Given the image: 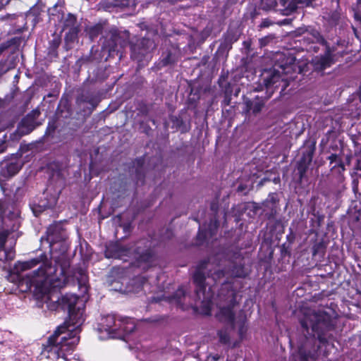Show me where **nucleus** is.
Returning <instances> with one entry per match:
<instances>
[{"mask_svg": "<svg viewBox=\"0 0 361 361\" xmlns=\"http://www.w3.org/2000/svg\"><path fill=\"white\" fill-rule=\"evenodd\" d=\"M9 350V348H7L6 345H5L4 343H0V351L3 353H6L7 350Z\"/></svg>", "mask_w": 361, "mask_h": 361, "instance_id": "nucleus-38", "label": "nucleus"}, {"mask_svg": "<svg viewBox=\"0 0 361 361\" xmlns=\"http://www.w3.org/2000/svg\"><path fill=\"white\" fill-rule=\"evenodd\" d=\"M333 55L330 48H327L324 55L317 56L312 59L314 70L323 71L334 63Z\"/></svg>", "mask_w": 361, "mask_h": 361, "instance_id": "nucleus-11", "label": "nucleus"}, {"mask_svg": "<svg viewBox=\"0 0 361 361\" xmlns=\"http://www.w3.org/2000/svg\"><path fill=\"white\" fill-rule=\"evenodd\" d=\"M272 39H273V37L271 36H267V37H262L259 39V45L261 47H264V46L267 45Z\"/></svg>", "mask_w": 361, "mask_h": 361, "instance_id": "nucleus-33", "label": "nucleus"}, {"mask_svg": "<svg viewBox=\"0 0 361 361\" xmlns=\"http://www.w3.org/2000/svg\"><path fill=\"white\" fill-rule=\"evenodd\" d=\"M176 61L177 57L176 54L172 53L171 51H168L163 54L159 64L162 66H166L174 63Z\"/></svg>", "mask_w": 361, "mask_h": 361, "instance_id": "nucleus-24", "label": "nucleus"}, {"mask_svg": "<svg viewBox=\"0 0 361 361\" xmlns=\"http://www.w3.org/2000/svg\"><path fill=\"white\" fill-rule=\"evenodd\" d=\"M323 250H324L323 244H322V243H318V244H317V245H315L314 246V247H313V252H312V254H313V255H314V256H315V255H317V253H318L320 250H322V252H324Z\"/></svg>", "mask_w": 361, "mask_h": 361, "instance_id": "nucleus-34", "label": "nucleus"}, {"mask_svg": "<svg viewBox=\"0 0 361 361\" xmlns=\"http://www.w3.org/2000/svg\"><path fill=\"white\" fill-rule=\"evenodd\" d=\"M14 257H15V253L13 250L11 249L9 250H5V259L6 261H11L14 259Z\"/></svg>", "mask_w": 361, "mask_h": 361, "instance_id": "nucleus-32", "label": "nucleus"}, {"mask_svg": "<svg viewBox=\"0 0 361 361\" xmlns=\"http://www.w3.org/2000/svg\"><path fill=\"white\" fill-rule=\"evenodd\" d=\"M219 338H220V341L223 343H227L229 341V336L228 335L226 334V332L225 331H220L219 332Z\"/></svg>", "mask_w": 361, "mask_h": 361, "instance_id": "nucleus-31", "label": "nucleus"}, {"mask_svg": "<svg viewBox=\"0 0 361 361\" xmlns=\"http://www.w3.org/2000/svg\"><path fill=\"white\" fill-rule=\"evenodd\" d=\"M103 30V26L102 24H96L93 26H90L87 29V32L90 36V37L92 39H94L97 37L99 36L102 32Z\"/></svg>", "mask_w": 361, "mask_h": 361, "instance_id": "nucleus-25", "label": "nucleus"}, {"mask_svg": "<svg viewBox=\"0 0 361 361\" xmlns=\"http://www.w3.org/2000/svg\"><path fill=\"white\" fill-rule=\"evenodd\" d=\"M37 212H38V211H37V209H33V212L35 213V215H37Z\"/></svg>", "mask_w": 361, "mask_h": 361, "instance_id": "nucleus-42", "label": "nucleus"}, {"mask_svg": "<svg viewBox=\"0 0 361 361\" xmlns=\"http://www.w3.org/2000/svg\"><path fill=\"white\" fill-rule=\"evenodd\" d=\"M283 69L270 70L266 73L264 78V84L266 87L267 92L269 93L268 98L271 96L273 92L281 89L280 92H283L289 86V79L286 74L283 73Z\"/></svg>", "mask_w": 361, "mask_h": 361, "instance_id": "nucleus-5", "label": "nucleus"}, {"mask_svg": "<svg viewBox=\"0 0 361 361\" xmlns=\"http://www.w3.org/2000/svg\"><path fill=\"white\" fill-rule=\"evenodd\" d=\"M135 282L140 283V286H142L146 281V279L143 276H139L135 280Z\"/></svg>", "mask_w": 361, "mask_h": 361, "instance_id": "nucleus-37", "label": "nucleus"}, {"mask_svg": "<svg viewBox=\"0 0 361 361\" xmlns=\"http://www.w3.org/2000/svg\"><path fill=\"white\" fill-rule=\"evenodd\" d=\"M272 24H273V23L269 19L265 18V19H263L262 21L261 22L259 27L261 28L268 27L270 25H271Z\"/></svg>", "mask_w": 361, "mask_h": 361, "instance_id": "nucleus-36", "label": "nucleus"}, {"mask_svg": "<svg viewBox=\"0 0 361 361\" xmlns=\"http://www.w3.org/2000/svg\"><path fill=\"white\" fill-rule=\"evenodd\" d=\"M4 224H5V220L0 217V248H4L7 237L13 231L12 229L5 228Z\"/></svg>", "mask_w": 361, "mask_h": 361, "instance_id": "nucleus-22", "label": "nucleus"}, {"mask_svg": "<svg viewBox=\"0 0 361 361\" xmlns=\"http://www.w3.org/2000/svg\"><path fill=\"white\" fill-rule=\"evenodd\" d=\"M300 324L307 333L311 328L322 344L334 339L336 335L334 321L329 314L322 310L312 309L305 310Z\"/></svg>", "mask_w": 361, "mask_h": 361, "instance_id": "nucleus-3", "label": "nucleus"}, {"mask_svg": "<svg viewBox=\"0 0 361 361\" xmlns=\"http://www.w3.org/2000/svg\"><path fill=\"white\" fill-rule=\"evenodd\" d=\"M328 160L330 161V164H335L332 168L331 170L338 168L339 173H341L343 172L345 169V165L342 161V159L336 154H331L330 156L328 157Z\"/></svg>", "mask_w": 361, "mask_h": 361, "instance_id": "nucleus-21", "label": "nucleus"}, {"mask_svg": "<svg viewBox=\"0 0 361 361\" xmlns=\"http://www.w3.org/2000/svg\"><path fill=\"white\" fill-rule=\"evenodd\" d=\"M310 2H311V0H308V2L307 3V6H308Z\"/></svg>", "mask_w": 361, "mask_h": 361, "instance_id": "nucleus-44", "label": "nucleus"}, {"mask_svg": "<svg viewBox=\"0 0 361 361\" xmlns=\"http://www.w3.org/2000/svg\"><path fill=\"white\" fill-rule=\"evenodd\" d=\"M63 30H68L66 37L70 39H74L77 37L79 27L77 23V18L71 13H68L63 20Z\"/></svg>", "mask_w": 361, "mask_h": 361, "instance_id": "nucleus-12", "label": "nucleus"}, {"mask_svg": "<svg viewBox=\"0 0 361 361\" xmlns=\"http://www.w3.org/2000/svg\"><path fill=\"white\" fill-rule=\"evenodd\" d=\"M225 39L227 43L232 44L238 39V36L233 31H228L226 35Z\"/></svg>", "mask_w": 361, "mask_h": 361, "instance_id": "nucleus-27", "label": "nucleus"}, {"mask_svg": "<svg viewBox=\"0 0 361 361\" xmlns=\"http://www.w3.org/2000/svg\"><path fill=\"white\" fill-rule=\"evenodd\" d=\"M73 277L78 281V285L87 289L86 284L88 279L86 271L81 267L76 268L73 271Z\"/></svg>", "mask_w": 361, "mask_h": 361, "instance_id": "nucleus-20", "label": "nucleus"}, {"mask_svg": "<svg viewBox=\"0 0 361 361\" xmlns=\"http://www.w3.org/2000/svg\"><path fill=\"white\" fill-rule=\"evenodd\" d=\"M70 266L68 260L63 253L56 256L51 254L48 259L45 254L25 262L15 264L13 271L25 283L27 288L35 287V291L39 297L45 299L51 310L61 307L68 312V320L59 326L54 334L49 338L48 345L42 350L40 360H56L63 359L70 361L68 356L72 354L78 344V336L84 319L83 310L76 307L79 298L75 294H66L53 301L54 292L61 288L68 281L67 269Z\"/></svg>", "mask_w": 361, "mask_h": 361, "instance_id": "nucleus-1", "label": "nucleus"}, {"mask_svg": "<svg viewBox=\"0 0 361 361\" xmlns=\"http://www.w3.org/2000/svg\"><path fill=\"white\" fill-rule=\"evenodd\" d=\"M22 164L15 158L5 159L0 163V182L15 176L21 169Z\"/></svg>", "mask_w": 361, "mask_h": 361, "instance_id": "nucleus-10", "label": "nucleus"}, {"mask_svg": "<svg viewBox=\"0 0 361 361\" xmlns=\"http://www.w3.org/2000/svg\"><path fill=\"white\" fill-rule=\"evenodd\" d=\"M4 7V0H0V11Z\"/></svg>", "mask_w": 361, "mask_h": 361, "instance_id": "nucleus-41", "label": "nucleus"}, {"mask_svg": "<svg viewBox=\"0 0 361 361\" xmlns=\"http://www.w3.org/2000/svg\"><path fill=\"white\" fill-rule=\"evenodd\" d=\"M236 259H238V262L232 263V268L230 270H222L218 268L215 269L212 272V270L209 268L211 267L210 259L204 260L197 266L193 275V281L196 285L195 294L197 299L201 301L208 310H210L212 297L209 293H206L205 292L206 286L204 281L207 277H211L214 281H216L226 274L240 278H244L248 274L247 270L242 264L243 258L240 257V255H238Z\"/></svg>", "mask_w": 361, "mask_h": 361, "instance_id": "nucleus-2", "label": "nucleus"}, {"mask_svg": "<svg viewBox=\"0 0 361 361\" xmlns=\"http://www.w3.org/2000/svg\"><path fill=\"white\" fill-rule=\"evenodd\" d=\"M309 359H319L318 352L315 347L314 337L304 335L298 344V357L294 361H308Z\"/></svg>", "mask_w": 361, "mask_h": 361, "instance_id": "nucleus-8", "label": "nucleus"}, {"mask_svg": "<svg viewBox=\"0 0 361 361\" xmlns=\"http://www.w3.org/2000/svg\"><path fill=\"white\" fill-rule=\"evenodd\" d=\"M218 222L216 220H211L209 228L206 230L200 226L197 238L200 240H204L207 237H212L216 232Z\"/></svg>", "mask_w": 361, "mask_h": 361, "instance_id": "nucleus-18", "label": "nucleus"}, {"mask_svg": "<svg viewBox=\"0 0 361 361\" xmlns=\"http://www.w3.org/2000/svg\"><path fill=\"white\" fill-rule=\"evenodd\" d=\"M47 240L49 243L51 250L56 249V245L57 243L61 244L63 250L66 249L64 242L66 238V234L65 230L60 224H54L50 225L47 228Z\"/></svg>", "mask_w": 361, "mask_h": 361, "instance_id": "nucleus-9", "label": "nucleus"}, {"mask_svg": "<svg viewBox=\"0 0 361 361\" xmlns=\"http://www.w3.org/2000/svg\"><path fill=\"white\" fill-rule=\"evenodd\" d=\"M313 37H314V39L317 42H319L320 40L322 39L319 33L317 31H314Z\"/></svg>", "mask_w": 361, "mask_h": 361, "instance_id": "nucleus-39", "label": "nucleus"}, {"mask_svg": "<svg viewBox=\"0 0 361 361\" xmlns=\"http://www.w3.org/2000/svg\"><path fill=\"white\" fill-rule=\"evenodd\" d=\"M134 258L137 261L138 266H141V264L151 263L152 261L153 256L149 250H140V247H137L134 250Z\"/></svg>", "mask_w": 361, "mask_h": 361, "instance_id": "nucleus-17", "label": "nucleus"}, {"mask_svg": "<svg viewBox=\"0 0 361 361\" xmlns=\"http://www.w3.org/2000/svg\"><path fill=\"white\" fill-rule=\"evenodd\" d=\"M238 189V190H243V187L240 185Z\"/></svg>", "mask_w": 361, "mask_h": 361, "instance_id": "nucleus-43", "label": "nucleus"}, {"mask_svg": "<svg viewBox=\"0 0 361 361\" xmlns=\"http://www.w3.org/2000/svg\"><path fill=\"white\" fill-rule=\"evenodd\" d=\"M357 168L358 170L361 171V158L357 160Z\"/></svg>", "mask_w": 361, "mask_h": 361, "instance_id": "nucleus-40", "label": "nucleus"}, {"mask_svg": "<svg viewBox=\"0 0 361 361\" xmlns=\"http://www.w3.org/2000/svg\"><path fill=\"white\" fill-rule=\"evenodd\" d=\"M98 329L99 338L123 339L126 335L130 334L135 329L134 322L130 318H123L109 314L102 319Z\"/></svg>", "mask_w": 361, "mask_h": 361, "instance_id": "nucleus-4", "label": "nucleus"}, {"mask_svg": "<svg viewBox=\"0 0 361 361\" xmlns=\"http://www.w3.org/2000/svg\"><path fill=\"white\" fill-rule=\"evenodd\" d=\"M131 254L130 249L121 246L118 243L109 245L105 251V256L108 258H121Z\"/></svg>", "mask_w": 361, "mask_h": 361, "instance_id": "nucleus-14", "label": "nucleus"}, {"mask_svg": "<svg viewBox=\"0 0 361 361\" xmlns=\"http://www.w3.org/2000/svg\"><path fill=\"white\" fill-rule=\"evenodd\" d=\"M185 295V291L183 288V287H180L174 293L173 298L175 299L178 303H180L181 302V298L184 297Z\"/></svg>", "mask_w": 361, "mask_h": 361, "instance_id": "nucleus-28", "label": "nucleus"}, {"mask_svg": "<svg viewBox=\"0 0 361 361\" xmlns=\"http://www.w3.org/2000/svg\"><path fill=\"white\" fill-rule=\"evenodd\" d=\"M108 4L113 7H126L129 5V0H108Z\"/></svg>", "mask_w": 361, "mask_h": 361, "instance_id": "nucleus-26", "label": "nucleus"}, {"mask_svg": "<svg viewBox=\"0 0 361 361\" xmlns=\"http://www.w3.org/2000/svg\"><path fill=\"white\" fill-rule=\"evenodd\" d=\"M233 305H228L221 308L220 313L222 317L231 325H234V312L233 311Z\"/></svg>", "mask_w": 361, "mask_h": 361, "instance_id": "nucleus-23", "label": "nucleus"}, {"mask_svg": "<svg viewBox=\"0 0 361 361\" xmlns=\"http://www.w3.org/2000/svg\"><path fill=\"white\" fill-rule=\"evenodd\" d=\"M156 47L153 40L148 38H142L136 43L130 44L131 58L138 62L139 66H144L145 62H148L151 58V52Z\"/></svg>", "mask_w": 361, "mask_h": 361, "instance_id": "nucleus-6", "label": "nucleus"}, {"mask_svg": "<svg viewBox=\"0 0 361 361\" xmlns=\"http://www.w3.org/2000/svg\"><path fill=\"white\" fill-rule=\"evenodd\" d=\"M83 99L82 101L84 102H87L88 104H90L92 106V109H94L96 105H97V100L95 98H93V97H89L87 96H83Z\"/></svg>", "mask_w": 361, "mask_h": 361, "instance_id": "nucleus-30", "label": "nucleus"}, {"mask_svg": "<svg viewBox=\"0 0 361 361\" xmlns=\"http://www.w3.org/2000/svg\"><path fill=\"white\" fill-rule=\"evenodd\" d=\"M74 360H79V357L76 358L75 356L73 357Z\"/></svg>", "mask_w": 361, "mask_h": 361, "instance_id": "nucleus-45", "label": "nucleus"}, {"mask_svg": "<svg viewBox=\"0 0 361 361\" xmlns=\"http://www.w3.org/2000/svg\"><path fill=\"white\" fill-rule=\"evenodd\" d=\"M32 115H27V116L22 121L21 125L18 128V131L20 135H27L31 133L35 128L34 124L35 117L39 115V111L36 110L33 111Z\"/></svg>", "mask_w": 361, "mask_h": 361, "instance_id": "nucleus-15", "label": "nucleus"}, {"mask_svg": "<svg viewBox=\"0 0 361 361\" xmlns=\"http://www.w3.org/2000/svg\"><path fill=\"white\" fill-rule=\"evenodd\" d=\"M130 33L128 31L119 32L116 28H111L104 42V47L109 53L120 52V48H124L129 42Z\"/></svg>", "mask_w": 361, "mask_h": 361, "instance_id": "nucleus-7", "label": "nucleus"}, {"mask_svg": "<svg viewBox=\"0 0 361 361\" xmlns=\"http://www.w3.org/2000/svg\"><path fill=\"white\" fill-rule=\"evenodd\" d=\"M314 149H310L304 152L298 166V171L300 175V179L302 180L307 170V168L312 161Z\"/></svg>", "mask_w": 361, "mask_h": 361, "instance_id": "nucleus-16", "label": "nucleus"}, {"mask_svg": "<svg viewBox=\"0 0 361 361\" xmlns=\"http://www.w3.org/2000/svg\"><path fill=\"white\" fill-rule=\"evenodd\" d=\"M246 110L247 112H252L253 114L259 113L264 105V102L262 99L256 98L255 100H247L245 102Z\"/></svg>", "mask_w": 361, "mask_h": 361, "instance_id": "nucleus-19", "label": "nucleus"}, {"mask_svg": "<svg viewBox=\"0 0 361 361\" xmlns=\"http://www.w3.org/2000/svg\"><path fill=\"white\" fill-rule=\"evenodd\" d=\"M51 128H52V130H54L55 127H54V126H52Z\"/></svg>", "mask_w": 361, "mask_h": 361, "instance_id": "nucleus-46", "label": "nucleus"}, {"mask_svg": "<svg viewBox=\"0 0 361 361\" xmlns=\"http://www.w3.org/2000/svg\"><path fill=\"white\" fill-rule=\"evenodd\" d=\"M171 121L173 122V123L178 128V127H180L182 123H183V121L181 118H178L176 116H172L171 118Z\"/></svg>", "mask_w": 361, "mask_h": 361, "instance_id": "nucleus-35", "label": "nucleus"}, {"mask_svg": "<svg viewBox=\"0 0 361 361\" xmlns=\"http://www.w3.org/2000/svg\"><path fill=\"white\" fill-rule=\"evenodd\" d=\"M57 200L56 197H54L50 202H49L47 204H44L42 205H39L40 209L39 212H41L42 209H45L47 208H50L54 207L56 204Z\"/></svg>", "mask_w": 361, "mask_h": 361, "instance_id": "nucleus-29", "label": "nucleus"}, {"mask_svg": "<svg viewBox=\"0 0 361 361\" xmlns=\"http://www.w3.org/2000/svg\"><path fill=\"white\" fill-rule=\"evenodd\" d=\"M279 199L278 194L271 193L269 195L266 200L262 203L264 207V212H266V215L269 218H273L277 213L278 204Z\"/></svg>", "mask_w": 361, "mask_h": 361, "instance_id": "nucleus-13", "label": "nucleus"}]
</instances>
